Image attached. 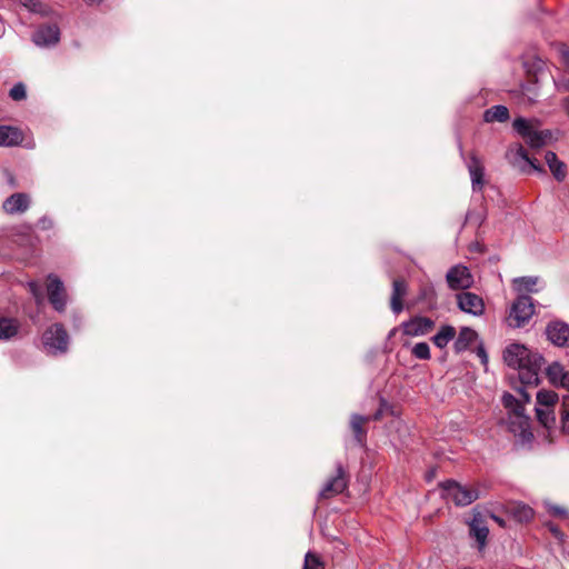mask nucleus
I'll list each match as a JSON object with an SVG mask.
<instances>
[{
	"label": "nucleus",
	"mask_w": 569,
	"mask_h": 569,
	"mask_svg": "<svg viewBox=\"0 0 569 569\" xmlns=\"http://www.w3.org/2000/svg\"><path fill=\"white\" fill-rule=\"evenodd\" d=\"M503 361L518 371V378L523 387H535L539 383V373L545 362L543 357L521 343H511L503 350Z\"/></svg>",
	"instance_id": "1"
},
{
	"label": "nucleus",
	"mask_w": 569,
	"mask_h": 569,
	"mask_svg": "<svg viewBox=\"0 0 569 569\" xmlns=\"http://www.w3.org/2000/svg\"><path fill=\"white\" fill-rule=\"evenodd\" d=\"M530 400V393H503L502 397V403L508 411L509 430L521 446L530 445L533 440L530 418L525 412V406Z\"/></svg>",
	"instance_id": "2"
},
{
	"label": "nucleus",
	"mask_w": 569,
	"mask_h": 569,
	"mask_svg": "<svg viewBox=\"0 0 569 569\" xmlns=\"http://www.w3.org/2000/svg\"><path fill=\"white\" fill-rule=\"evenodd\" d=\"M535 411L540 426L545 429L543 437L549 441H555L557 433L555 406L559 401L558 393H536Z\"/></svg>",
	"instance_id": "3"
},
{
	"label": "nucleus",
	"mask_w": 569,
	"mask_h": 569,
	"mask_svg": "<svg viewBox=\"0 0 569 569\" xmlns=\"http://www.w3.org/2000/svg\"><path fill=\"white\" fill-rule=\"evenodd\" d=\"M400 411L397 406L389 403L383 398L380 399V407L373 416H361L353 413L350 417V428L355 433L356 441L359 446H363L367 439V430L365 428L366 422L369 420H378L385 416H399Z\"/></svg>",
	"instance_id": "4"
},
{
	"label": "nucleus",
	"mask_w": 569,
	"mask_h": 569,
	"mask_svg": "<svg viewBox=\"0 0 569 569\" xmlns=\"http://www.w3.org/2000/svg\"><path fill=\"white\" fill-rule=\"evenodd\" d=\"M515 131L525 139L526 143L532 149H539L547 144L551 139L550 130H539L538 121L528 120L519 117L513 120Z\"/></svg>",
	"instance_id": "5"
},
{
	"label": "nucleus",
	"mask_w": 569,
	"mask_h": 569,
	"mask_svg": "<svg viewBox=\"0 0 569 569\" xmlns=\"http://www.w3.org/2000/svg\"><path fill=\"white\" fill-rule=\"evenodd\" d=\"M61 16L58 19H49L48 22L40 23L31 34L32 43L40 49H52L61 39L60 31Z\"/></svg>",
	"instance_id": "6"
},
{
	"label": "nucleus",
	"mask_w": 569,
	"mask_h": 569,
	"mask_svg": "<svg viewBox=\"0 0 569 569\" xmlns=\"http://www.w3.org/2000/svg\"><path fill=\"white\" fill-rule=\"evenodd\" d=\"M42 345L48 355H63L68 351L69 335L61 323H53L44 330Z\"/></svg>",
	"instance_id": "7"
},
{
	"label": "nucleus",
	"mask_w": 569,
	"mask_h": 569,
	"mask_svg": "<svg viewBox=\"0 0 569 569\" xmlns=\"http://www.w3.org/2000/svg\"><path fill=\"white\" fill-rule=\"evenodd\" d=\"M535 306L532 298L528 295H520L511 305L507 318L508 326L512 328L523 327L532 317Z\"/></svg>",
	"instance_id": "8"
},
{
	"label": "nucleus",
	"mask_w": 569,
	"mask_h": 569,
	"mask_svg": "<svg viewBox=\"0 0 569 569\" xmlns=\"http://www.w3.org/2000/svg\"><path fill=\"white\" fill-rule=\"evenodd\" d=\"M447 499H451L457 506H468L479 498L476 489L461 486L456 481H447L442 485Z\"/></svg>",
	"instance_id": "9"
},
{
	"label": "nucleus",
	"mask_w": 569,
	"mask_h": 569,
	"mask_svg": "<svg viewBox=\"0 0 569 569\" xmlns=\"http://www.w3.org/2000/svg\"><path fill=\"white\" fill-rule=\"evenodd\" d=\"M47 295L50 305L57 312L66 311L68 303L66 288L61 279L53 273L48 276Z\"/></svg>",
	"instance_id": "10"
},
{
	"label": "nucleus",
	"mask_w": 569,
	"mask_h": 569,
	"mask_svg": "<svg viewBox=\"0 0 569 569\" xmlns=\"http://www.w3.org/2000/svg\"><path fill=\"white\" fill-rule=\"evenodd\" d=\"M446 281L449 289L467 290L473 284V276L471 274L468 267L463 264L452 266L446 273Z\"/></svg>",
	"instance_id": "11"
},
{
	"label": "nucleus",
	"mask_w": 569,
	"mask_h": 569,
	"mask_svg": "<svg viewBox=\"0 0 569 569\" xmlns=\"http://www.w3.org/2000/svg\"><path fill=\"white\" fill-rule=\"evenodd\" d=\"M458 308L473 317H480L485 312L483 299L470 291H462L456 296Z\"/></svg>",
	"instance_id": "12"
},
{
	"label": "nucleus",
	"mask_w": 569,
	"mask_h": 569,
	"mask_svg": "<svg viewBox=\"0 0 569 569\" xmlns=\"http://www.w3.org/2000/svg\"><path fill=\"white\" fill-rule=\"evenodd\" d=\"M19 3L30 14L38 19H58L61 16L50 4L41 0H19Z\"/></svg>",
	"instance_id": "13"
},
{
	"label": "nucleus",
	"mask_w": 569,
	"mask_h": 569,
	"mask_svg": "<svg viewBox=\"0 0 569 569\" xmlns=\"http://www.w3.org/2000/svg\"><path fill=\"white\" fill-rule=\"evenodd\" d=\"M548 340L557 347H569V325L563 321H551L546 328Z\"/></svg>",
	"instance_id": "14"
},
{
	"label": "nucleus",
	"mask_w": 569,
	"mask_h": 569,
	"mask_svg": "<svg viewBox=\"0 0 569 569\" xmlns=\"http://www.w3.org/2000/svg\"><path fill=\"white\" fill-rule=\"evenodd\" d=\"M546 376L551 387L569 391V370H566L560 362L550 363L546 368Z\"/></svg>",
	"instance_id": "15"
},
{
	"label": "nucleus",
	"mask_w": 569,
	"mask_h": 569,
	"mask_svg": "<svg viewBox=\"0 0 569 569\" xmlns=\"http://www.w3.org/2000/svg\"><path fill=\"white\" fill-rule=\"evenodd\" d=\"M473 191H481L485 186V167L480 159L471 154L467 162Z\"/></svg>",
	"instance_id": "16"
},
{
	"label": "nucleus",
	"mask_w": 569,
	"mask_h": 569,
	"mask_svg": "<svg viewBox=\"0 0 569 569\" xmlns=\"http://www.w3.org/2000/svg\"><path fill=\"white\" fill-rule=\"evenodd\" d=\"M30 207V197L23 192H17L8 197L2 204L3 210L9 214L22 213Z\"/></svg>",
	"instance_id": "17"
},
{
	"label": "nucleus",
	"mask_w": 569,
	"mask_h": 569,
	"mask_svg": "<svg viewBox=\"0 0 569 569\" xmlns=\"http://www.w3.org/2000/svg\"><path fill=\"white\" fill-rule=\"evenodd\" d=\"M511 162L522 172H527L528 170L543 171L539 164L529 158L527 150L522 146L517 147L512 153Z\"/></svg>",
	"instance_id": "18"
},
{
	"label": "nucleus",
	"mask_w": 569,
	"mask_h": 569,
	"mask_svg": "<svg viewBox=\"0 0 569 569\" xmlns=\"http://www.w3.org/2000/svg\"><path fill=\"white\" fill-rule=\"evenodd\" d=\"M338 473L332 479L328 480L319 492L321 498H329L331 496L342 492L347 487L345 472L341 466L338 467Z\"/></svg>",
	"instance_id": "19"
},
{
	"label": "nucleus",
	"mask_w": 569,
	"mask_h": 569,
	"mask_svg": "<svg viewBox=\"0 0 569 569\" xmlns=\"http://www.w3.org/2000/svg\"><path fill=\"white\" fill-rule=\"evenodd\" d=\"M23 142V132L11 126H0V147H16Z\"/></svg>",
	"instance_id": "20"
},
{
	"label": "nucleus",
	"mask_w": 569,
	"mask_h": 569,
	"mask_svg": "<svg viewBox=\"0 0 569 569\" xmlns=\"http://www.w3.org/2000/svg\"><path fill=\"white\" fill-rule=\"evenodd\" d=\"M435 322L426 317H417L405 323V332L410 336H422L432 329Z\"/></svg>",
	"instance_id": "21"
},
{
	"label": "nucleus",
	"mask_w": 569,
	"mask_h": 569,
	"mask_svg": "<svg viewBox=\"0 0 569 569\" xmlns=\"http://www.w3.org/2000/svg\"><path fill=\"white\" fill-rule=\"evenodd\" d=\"M407 293V284L401 279L393 280L392 283V293L390 298V307L393 313L398 315L402 311V298Z\"/></svg>",
	"instance_id": "22"
},
{
	"label": "nucleus",
	"mask_w": 569,
	"mask_h": 569,
	"mask_svg": "<svg viewBox=\"0 0 569 569\" xmlns=\"http://www.w3.org/2000/svg\"><path fill=\"white\" fill-rule=\"evenodd\" d=\"M477 338L478 335L473 329L469 327L461 328L453 343L455 350L457 352L466 351L477 340Z\"/></svg>",
	"instance_id": "23"
},
{
	"label": "nucleus",
	"mask_w": 569,
	"mask_h": 569,
	"mask_svg": "<svg viewBox=\"0 0 569 569\" xmlns=\"http://www.w3.org/2000/svg\"><path fill=\"white\" fill-rule=\"evenodd\" d=\"M20 329V322L16 318H0V340H10L14 338Z\"/></svg>",
	"instance_id": "24"
},
{
	"label": "nucleus",
	"mask_w": 569,
	"mask_h": 569,
	"mask_svg": "<svg viewBox=\"0 0 569 569\" xmlns=\"http://www.w3.org/2000/svg\"><path fill=\"white\" fill-rule=\"evenodd\" d=\"M545 160L556 180L562 181L566 178V164L552 151L546 152Z\"/></svg>",
	"instance_id": "25"
},
{
	"label": "nucleus",
	"mask_w": 569,
	"mask_h": 569,
	"mask_svg": "<svg viewBox=\"0 0 569 569\" xmlns=\"http://www.w3.org/2000/svg\"><path fill=\"white\" fill-rule=\"evenodd\" d=\"M470 535L477 540L479 550H482L486 546V540L489 533L488 528L482 523L480 519L475 517L469 525Z\"/></svg>",
	"instance_id": "26"
},
{
	"label": "nucleus",
	"mask_w": 569,
	"mask_h": 569,
	"mask_svg": "<svg viewBox=\"0 0 569 569\" xmlns=\"http://www.w3.org/2000/svg\"><path fill=\"white\" fill-rule=\"evenodd\" d=\"M456 337V329L450 325H443L439 331L432 337V342L439 349L448 346V343Z\"/></svg>",
	"instance_id": "27"
},
{
	"label": "nucleus",
	"mask_w": 569,
	"mask_h": 569,
	"mask_svg": "<svg viewBox=\"0 0 569 569\" xmlns=\"http://www.w3.org/2000/svg\"><path fill=\"white\" fill-rule=\"evenodd\" d=\"M509 119V110L502 104H496L483 113L486 122H506Z\"/></svg>",
	"instance_id": "28"
},
{
	"label": "nucleus",
	"mask_w": 569,
	"mask_h": 569,
	"mask_svg": "<svg viewBox=\"0 0 569 569\" xmlns=\"http://www.w3.org/2000/svg\"><path fill=\"white\" fill-rule=\"evenodd\" d=\"M515 288L519 292H537L536 286L540 282L539 277L527 276L513 280Z\"/></svg>",
	"instance_id": "29"
},
{
	"label": "nucleus",
	"mask_w": 569,
	"mask_h": 569,
	"mask_svg": "<svg viewBox=\"0 0 569 569\" xmlns=\"http://www.w3.org/2000/svg\"><path fill=\"white\" fill-rule=\"evenodd\" d=\"M520 93L523 100L527 101L528 103L536 102L539 97V87L537 78L528 81L527 83H522L520 86Z\"/></svg>",
	"instance_id": "30"
},
{
	"label": "nucleus",
	"mask_w": 569,
	"mask_h": 569,
	"mask_svg": "<svg viewBox=\"0 0 569 569\" xmlns=\"http://www.w3.org/2000/svg\"><path fill=\"white\" fill-rule=\"evenodd\" d=\"M560 432L563 435H569V393L562 397L560 408Z\"/></svg>",
	"instance_id": "31"
},
{
	"label": "nucleus",
	"mask_w": 569,
	"mask_h": 569,
	"mask_svg": "<svg viewBox=\"0 0 569 569\" xmlns=\"http://www.w3.org/2000/svg\"><path fill=\"white\" fill-rule=\"evenodd\" d=\"M419 299L425 301L429 306H433L437 302V292L432 284H426L421 287Z\"/></svg>",
	"instance_id": "32"
},
{
	"label": "nucleus",
	"mask_w": 569,
	"mask_h": 569,
	"mask_svg": "<svg viewBox=\"0 0 569 569\" xmlns=\"http://www.w3.org/2000/svg\"><path fill=\"white\" fill-rule=\"evenodd\" d=\"M303 569H325V563L318 555L309 551L305 556Z\"/></svg>",
	"instance_id": "33"
},
{
	"label": "nucleus",
	"mask_w": 569,
	"mask_h": 569,
	"mask_svg": "<svg viewBox=\"0 0 569 569\" xmlns=\"http://www.w3.org/2000/svg\"><path fill=\"white\" fill-rule=\"evenodd\" d=\"M412 355L421 360L430 358V347L427 342H418L412 347Z\"/></svg>",
	"instance_id": "34"
},
{
	"label": "nucleus",
	"mask_w": 569,
	"mask_h": 569,
	"mask_svg": "<svg viewBox=\"0 0 569 569\" xmlns=\"http://www.w3.org/2000/svg\"><path fill=\"white\" fill-rule=\"evenodd\" d=\"M513 513L519 521H529L533 517L532 508L526 505L516 506Z\"/></svg>",
	"instance_id": "35"
},
{
	"label": "nucleus",
	"mask_w": 569,
	"mask_h": 569,
	"mask_svg": "<svg viewBox=\"0 0 569 569\" xmlns=\"http://www.w3.org/2000/svg\"><path fill=\"white\" fill-rule=\"evenodd\" d=\"M9 97L14 101H21L27 98L26 86L22 82L16 83L9 91Z\"/></svg>",
	"instance_id": "36"
},
{
	"label": "nucleus",
	"mask_w": 569,
	"mask_h": 569,
	"mask_svg": "<svg viewBox=\"0 0 569 569\" xmlns=\"http://www.w3.org/2000/svg\"><path fill=\"white\" fill-rule=\"evenodd\" d=\"M483 216L480 212L469 211L466 217V221L480 226L483 222Z\"/></svg>",
	"instance_id": "37"
},
{
	"label": "nucleus",
	"mask_w": 569,
	"mask_h": 569,
	"mask_svg": "<svg viewBox=\"0 0 569 569\" xmlns=\"http://www.w3.org/2000/svg\"><path fill=\"white\" fill-rule=\"evenodd\" d=\"M53 220L47 216L41 217L37 222L38 228L41 230H50L53 228Z\"/></svg>",
	"instance_id": "38"
},
{
	"label": "nucleus",
	"mask_w": 569,
	"mask_h": 569,
	"mask_svg": "<svg viewBox=\"0 0 569 569\" xmlns=\"http://www.w3.org/2000/svg\"><path fill=\"white\" fill-rule=\"evenodd\" d=\"M546 506L548 508V511L551 515H553L555 517H566L567 516V510L562 507L551 505V503H547Z\"/></svg>",
	"instance_id": "39"
},
{
	"label": "nucleus",
	"mask_w": 569,
	"mask_h": 569,
	"mask_svg": "<svg viewBox=\"0 0 569 569\" xmlns=\"http://www.w3.org/2000/svg\"><path fill=\"white\" fill-rule=\"evenodd\" d=\"M553 83H555V86H556L558 91L569 92V79H566V78L556 79V78H553Z\"/></svg>",
	"instance_id": "40"
},
{
	"label": "nucleus",
	"mask_w": 569,
	"mask_h": 569,
	"mask_svg": "<svg viewBox=\"0 0 569 569\" xmlns=\"http://www.w3.org/2000/svg\"><path fill=\"white\" fill-rule=\"evenodd\" d=\"M27 288L29 289L32 297H38L39 293L42 292L40 284L34 280L28 281Z\"/></svg>",
	"instance_id": "41"
},
{
	"label": "nucleus",
	"mask_w": 569,
	"mask_h": 569,
	"mask_svg": "<svg viewBox=\"0 0 569 569\" xmlns=\"http://www.w3.org/2000/svg\"><path fill=\"white\" fill-rule=\"evenodd\" d=\"M559 53H560V57H561V60H562V63L569 68V48H567L566 46H561L560 49H559Z\"/></svg>",
	"instance_id": "42"
},
{
	"label": "nucleus",
	"mask_w": 569,
	"mask_h": 569,
	"mask_svg": "<svg viewBox=\"0 0 569 569\" xmlns=\"http://www.w3.org/2000/svg\"><path fill=\"white\" fill-rule=\"evenodd\" d=\"M477 355L478 357L481 359V362L482 363H487L488 361V356L486 353V350L482 346H479L478 349H477Z\"/></svg>",
	"instance_id": "43"
},
{
	"label": "nucleus",
	"mask_w": 569,
	"mask_h": 569,
	"mask_svg": "<svg viewBox=\"0 0 569 569\" xmlns=\"http://www.w3.org/2000/svg\"><path fill=\"white\" fill-rule=\"evenodd\" d=\"M37 306H40L43 302V295L42 292L39 293L38 297H33Z\"/></svg>",
	"instance_id": "44"
},
{
	"label": "nucleus",
	"mask_w": 569,
	"mask_h": 569,
	"mask_svg": "<svg viewBox=\"0 0 569 569\" xmlns=\"http://www.w3.org/2000/svg\"><path fill=\"white\" fill-rule=\"evenodd\" d=\"M542 66H543L542 60L537 59V60L535 61V67H536V69H537V70H541V69H542Z\"/></svg>",
	"instance_id": "45"
},
{
	"label": "nucleus",
	"mask_w": 569,
	"mask_h": 569,
	"mask_svg": "<svg viewBox=\"0 0 569 569\" xmlns=\"http://www.w3.org/2000/svg\"><path fill=\"white\" fill-rule=\"evenodd\" d=\"M563 108L569 116V97L563 100Z\"/></svg>",
	"instance_id": "46"
},
{
	"label": "nucleus",
	"mask_w": 569,
	"mask_h": 569,
	"mask_svg": "<svg viewBox=\"0 0 569 569\" xmlns=\"http://www.w3.org/2000/svg\"><path fill=\"white\" fill-rule=\"evenodd\" d=\"M24 147H26L27 149H33V148L36 147V143H34V141H33V140H30L29 142H27V143L24 144Z\"/></svg>",
	"instance_id": "47"
},
{
	"label": "nucleus",
	"mask_w": 569,
	"mask_h": 569,
	"mask_svg": "<svg viewBox=\"0 0 569 569\" xmlns=\"http://www.w3.org/2000/svg\"><path fill=\"white\" fill-rule=\"evenodd\" d=\"M550 530L553 532L556 537H560L561 532L556 527H550Z\"/></svg>",
	"instance_id": "48"
},
{
	"label": "nucleus",
	"mask_w": 569,
	"mask_h": 569,
	"mask_svg": "<svg viewBox=\"0 0 569 569\" xmlns=\"http://www.w3.org/2000/svg\"><path fill=\"white\" fill-rule=\"evenodd\" d=\"M88 4H99L101 0H84Z\"/></svg>",
	"instance_id": "49"
},
{
	"label": "nucleus",
	"mask_w": 569,
	"mask_h": 569,
	"mask_svg": "<svg viewBox=\"0 0 569 569\" xmlns=\"http://www.w3.org/2000/svg\"><path fill=\"white\" fill-rule=\"evenodd\" d=\"M492 518H493V520H495V521H497L500 526H503V523H505V522H503V520H502V519H500V518H499V517H497V516H492Z\"/></svg>",
	"instance_id": "50"
},
{
	"label": "nucleus",
	"mask_w": 569,
	"mask_h": 569,
	"mask_svg": "<svg viewBox=\"0 0 569 569\" xmlns=\"http://www.w3.org/2000/svg\"><path fill=\"white\" fill-rule=\"evenodd\" d=\"M516 391L522 392V391H525V390H523V388H517V390H516Z\"/></svg>",
	"instance_id": "51"
}]
</instances>
